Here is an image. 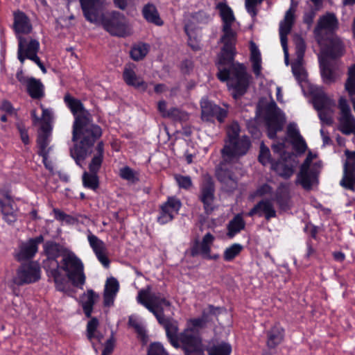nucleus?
<instances>
[{
  "label": "nucleus",
  "instance_id": "12",
  "mask_svg": "<svg viewBox=\"0 0 355 355\" xmlns=\"http://www.w3.org/2000/svg\"><path fill=\"white\" fill-rule=\"evenodd\" d=\"M338 108V130L345 135H355V117L352 115L350 106L345 98H339Z\"/></svg>",
  "mask_w": 355,
  "mask_h": 355
},
{
  "label": "nucleus",
  "instance_id": "50",
  "mask_svg": "<svg viewBox=\"0 0 355 355\" xmlns=\"http://www.w3.org/2000/svg\"><path fill=\"white\" fill-rule=\"evenodd\" d=\"M259 161L266 166L268 164L273 162L270 159V152L269 148L262 142L260 146V152L259 155Z\"/></svg>",
  "mask_w": 355,
  "mask_h": 355
},
{
  "label": "nucleus",
  "instance_id": "20",
  "mask_svg": "<svg viewBox=\"0 0 355 355\" xmlns=\"http://www.w3.org/2000/svg\"><path fill=\"white\" fill-rule=\"evenodd\" d=\"M0 208L3 220L9 225L17 221L19 209L14 200L8 193L0 198Z\"/></svg>",
  "mask_w": 355,
  "mask_h": 355
},
{
  "label": "nucleus",
  "instance_id": "25",
  "mask_svg": "<svg viewBox=\"0 0 355 355\" xmlns=\"http://www.w3.org/2000/svg\"><path fill=\"white\" fill-rule=\"evenodd\" d=\"M44 241L42 235L29 239L23 243L17 254L16 257L19 261H25L33 258L38 250V245Z\"/></svg>",
  "mask_w": 355,
  "mask_h": 355
},
{
  "label": "nucleus",
  "instance_id": "42",
  "mask_svg": "<svg viewBox=\"0 0 355 355\" xmlns=\"http://www.w3.org/2000/svg\"><path fill=\"white\" fill-rule=\"evenodd\" d=\"M231 352L232 346L225 342L214 344L208 349L209 355H230Z\"/></svg>",
  "mask_w": 355,
  "mask_h": 355
},
{
  "label": "nucleus",
  "instance_id": "64",
  "mask_svg": "<svg viewBox=\"0 0 355 355\" xmlns=\"http://www.w3.org/2000/svg\"><path fill=\"white\" fill-rule=\"evenodd\" d=\"M293 146L296 150L301 153H304L307 148L306 141L302 137L293 139Z\"/></svg>",
  "mask_w": 355,
  "mask_h": 355
},
{
  "label": "nucleus",
  "instance_id": "31",
  "mask_svg": "<svg viewBox=\"0 0 355 355\" xmlns=\"http://www.w3.org/2000/svg\"><path fill=\"white\" fill-rule=\"evenodd\" d=\"M266 344L268 349H275L284 338V329L278 324L273 325L266 331Z\"/></svg>",
  "mask_w": 355,
  "mask_h": 355
},
{
  "label": "nucleus",
  "instance_id": "33",
  "mask_svg": "<svg viewBox=\"0 0 355 355\" xmlns=\"http://www.w3.org/2000/svg\"><path fill=\"white\" fill-rule=\"evenodd\" d=\"M119 289V284L116 278L112 277L107 279L103 293V304L105 306L110 307L114 304Z\"/></svg>",
  "mask_w": 355,
  "mask_h": 355
},
{
  "label": "nucleus",
  "instance_id": "46",
  "mask_svg": "<svg viewBox=\"0 0 355 355\" xmlns=\"http://www.w3.org/2000/svg\"><path fill=\"white\" fill-rule=\"evenodd\" d=\"M340 185L347 190L355 191V173L343 170V178Z\"/></svg>",
  "mask_w": 355,
  "mask_h": 355
},
{
  "label": "nucleus",
  "instance_id": "34",
  "mask_svg": "<svg viewBox=\"0 0 355 355\" xmlns=\"http://www.w3.org/2000/svg\"><path fill=\"white\" fill-rule=\"evenodd\" d=\"M311 95L312 103L316 110L335 106V102L321 88L313 89Z\"/></svg>",
  "mask_w": 355,
  "mask_h": 355
},
{
  "label": "nucleus",
  "instance_id": "6",
  "mask_svg": "<svg viewBox=\"0 0 355 355\" xmlns=\"http://www.w3.org/2000/svg\"><path fill=\"white\" fill-rule=\"evenodd\" d=\"M104 158V142L100 141L95 147L94 156L89 164V173L85 172L83 175V183L85 187L95 191L99 185L97 175Z\"/></svg>",
  "mask_w": 355,
  "mask_h": 355
},
{
  "label": "nucleus",
  "instance_id": "57",
  "mask_svg": "<svg viewBox=\"0 0 355 355\" xmlns=\"http://www.w3.org/2000/svg\"><path fill=\"white\" fill-rule=\"evenodd\" d=\"M191 17L194 21L198 24H207L211 19L209 15L202 10L193 13Z\"/></svg>",
  "mask_w": 355,
  "mask_h": 355
},
{
  "label": "nucleus",
  "instance_id": "63",
  "mask_svg": "<svg viewBox=\"0 0 355 355\" xmlns=\"http://www.w3.org/2000/svg\"><path fill=\"white\" fill-rule=\"evenodd\" d=\"M287 134L288 136L293 140L302 137V135L300 134V131L297 127V125L295 123H291L288 124L287 127Z\"/></svg>",
  "mask_w": 355,
  "mask_h": 355
},
{
  "label": "nucleus",
  "instance_id": "24",
  "mask_svg": "<svg viewBox=\"0 0 355 355\" xmlns=\"http://www.w3.org/2000/svg\"><path fill=\"white\" fill-rule=\"evenodd\" d=\"M214 184L211 180L204 182L200 187L199 199L202 202L205 211L209 214L214 211Z\"/></svg>",
  "mask_w": 355,
  "mask_h": 355
},
{
  "label": "nucleus",
  "instance_id": "19",
  "mask_svg": "<svg viewBox=\"0 0 355 355\" xmlns=\"http://www.w3.org/2000/svg\"><path fill=\"white\" fill-rule=\"evenodd\" d=\"M201 118L206 121H213L216 119L223 123L227 115L225 110L207 101L201 103Z\"/></svg>",
  "mask_w": 355,
  "mask_h": 355
},
{
  "label": "nucleus",
  "instance_id": "44",
  "mask_svg": "<svg viewBox=\"0 0 355 355\" xmlns=\"http://www.w3.org/2000/svg\"><path fill=\"white\" fill-rule=\"evenodd\" d=\"M303 60H295L291 64L292 72L299 83L305 82L306 72L302 66Z\"/></svg>",
  "mask_w": 355,
  "mask_h": 355
},
{
  "label": "nucleus",
  "instance_id": "7",
  "mask_svg": "<svg viewBox=\"0 0 355 355\" xmlns=\"http://www.w3.org/2000/svg\"><path fill=\"white\" fill-rule=\"evenodd\" d=\"M178 345L175 348H182L186 355H205L201 339L198 332L189 326L180 333Z\"/></svg>",
  "mask_w": 355,
  "mask_h": 355
},
{
  "label": "nucleus",
  "instance_id": "23",
  "mask_svg": "<svg viewBox=\"0 0 355 355\" xmlns=\"http://www.w3.org/2000/svg\"><path fill=\"white\" fill-rule=\"evenodd\" d=\"M321 50V54L319 56H322L328 60V58L335 59L340 57L344 53V45L342 41L337 37H332L325 44Z\"/></svg>",
  "mask_w": 355,
  "mask_h": 355
},
{
  "label": "nucleus",
  "instance_id": "35",
  "mask_svg": "<svg viewBox=\"0 0 355 355\" xmlns=\"http://www.w3.org/2000/svg\"><path fill=\"white\" fill-rule=\"evenodd\" d=\"M123 77L124 81L128 85L141 91H145L147 89V83L141 77L137 76L132 69L125 67Z\"/></svg>",
  "mask_w": 355,
  "mask_h": 355
},
{
  "label": "nucleus",
  "instance_id": "27",
  "mask_svg": "<svg viewBox=\"0 0 355 355\" xmlns=\"http://www.w3.org/2000/svg\"><path fill=\"white\" fill-rule=\"evenodd\" d=\"M64 101L74 116V122H76L78 119H81L84 117L89 119L92 116L89 111L85 108L82 102L70 94H67L64 96Z\"/></svg>",
  "mask_w": 355,
  "mask_h": 355
},
{
  "label": "nucleus",
  "instance_id": "41",
  "mask_svg": "<svg viewBox=\"0 0 355 355\" xmlns=\"http://www.w3.org/2000/svg\"><path fill=\"white\" fill-rule=\"evenodd\" d=\"M320 73L323 81L325 83H330L334 81L335 76L334 71L331 68L330 63L327 59L322 56H318Z\"/></svg>",
  "mask_w": 355,
  "mask_h": 355
},
{
  "label": "nucleus",
  "instance_id": "53",
  "mask_svg": "<svg viewBox=\"0 0 355 355\" xmlns=\"http://www.w3.org/2000/svg\"><path fill=\"white\" fill-rule=\"evenodd\" d=\"M98 320L96 318H92L87 324V336L92 342L95 337V333L97 331Z\"/></svg>",
  "mask_w": 355,
  "mask_h": 355
},
{
  "label": "nucleus",
  "instance_id": "11",
  "mask_svg": "<svg viewBox=\"0 0 355 355\" xmlns=\"http://www.w3.org/2000/svg\"><path fill=\"white\" fill-rule=\"evenodd\" d=\"M17 39L18 40L17 59L21 64H23L26 59L32 60L38 56L40 44L37 40L22 35H17Z\"/></svg>",
  "mask_w": 355,
  "mask_h": 355
},
{
  "label": "nucleus",
  "instance_id": "14",
  "mask_svg": "<svg viewBox=\"0 0 355 355\" xmlns=\"http://www.w3.org/2000/svg\"><path fill=\"white\" fill-rule=\"evenodd\" d=\"M322 166V162L318 161L312 164L311 169L300 168L295 183L300 184L306 191L311 190L314 186L318 184V175Z\"/></svg>",
  "mask_w": 355,
  "mask_h": 355
},
{
  "label": "nucleus",
  "instance_id": "49",
  "mask_svg": "<svg viewBox=\"0 0 355 355\" xmlns=\"http://www.w3.org/2000/svg\"><path fill=\"white\" fill-rule=\"evenodd\" d=\"M333 107H330L324 108V109L317 110L318 113V117L322 123H324V124L329 125L332 124V123H333L332 114L334 112Z\"/></svg>",
  "mask_w": 355,
  "mask_h": 355
},
{
  "label": "nucleus",
  "instance_id": "30",
  "mask_svg": "<svg viewBox=\"0 0 355 355\" xmlns=\"http://www.w3.org/2000/svg\"><path fill=\"white\" fill-rule=\"evenodd\" d=\"M275 200L279 209L287 211L291 208V201L289 185L286 183H281L276 189Z\"/></svg>",
  "mask_w": 355,
  "mask_h": 355
},
{
  "label": "nucleus",
  "instance_id": "29",
  "mask_svg": "<svg viewBox=\"0 0 355 355\" xmlns=\"http://www.w3.org/2000/svg\"><path fill=\"white\" fill-rule=\"evenodd\" d=\"M214 241V236L210 232L205 234L200 242L196 240L190 248L191 256L195 257L200 254L203 257L210 253Z\"/></svg>",
  "mask_w": 355,
  "mask_h": 355
},
{
  "label": "nucleus",
  "instance_id": "9",
  "mask_svg": "<svg viewBox=\"0 0 355 355\" xmlns=\"http://www.w3.org/2000/svg\"><path fill=\"white\" fill-rule=\"evenodd\" d=\"M265 119L268 137L275 139L277 133L283 130L285 123L283 114L275 103H269L266 106Z\"/></svg>",
  "mask_w": 355,
  "mask_h": 355
},
{
  "label": "nucleus",
  "instance_id": "58",
  "mask_svg": "<svg viewBox=\"0 0 355 355\" xmlns=\"http://www.w3.org/2000/svg\"><path fill=\"white\" fill-rule=\"evenodd\" d=\"M128 324L135 329V331L140 336L145 335V329L143 325L135 318L130 317L128 320Z\"/></svg>",
  "mask_w": 355,
  "mask_h": 355
},
{
  "label": "nucleus",
  "instance_id": "61",
  "mask_svg": "<svg viewBox=\"0 0 355 355\" xmlns=\"http://www.w3.org/2000/svg\"><path fill=\"white\" fill-rule=\"evenodd\" d=\"M315 15L316 12L313 8H311L309 11L304 13L303 22L308 26V28L312 26Z\"/></svg>",
  "mask_w": 355,
  "mask_h": 355
},
{
  "label": "nucleus",
  "instance_id": "38",
  "mask_svg": "<svg viewBox=\"0 0 355 355\" xmlns=\"http://www.w3.org/2000/svg\"><path fill=\"white\" fill-rule=\"evenodd\" d=\"M259 211V216L264 215L266 220H270L272 218L277 217V211L270 200H261L257 203Z\"/></svg>",
  "mask_w": 355,
  "mask_h": 355
},
{
  "label": "nucleus",
  "instance_id": "59",
  "mask_svg": "<svg viewBox=\"0 0 355 355\" xmlns=\"http://www.w3.org/2000/svg\"><path fill=\"white\" fill-rule=\"evenodd\" d=\"M148 355H168L159 343H154L150 345Z\"/></svg>",
  "mask_w": 355,
  "mask_h": 355
},
{
  "label": "nucleus",
  "instance_id": "2",
  "mask_svg": "<svg viewBox=\"0 0 355 355\" xmlns=\"http://www.w3.org/2000/svg\"><path fill=\"white\" fill-rule=\"evenodd\" d=\"M102 133V128L93 123L92 116L78 119L73 122L72 141L79 139L80 143L70 149V155L77 165L82 166L86 157L93 152L94 145L101 138Z\"/></svg>",
  "mask_w": 355,
  "mask_h": 355
},
{
  "label": "nucleus",
  "instance_id": "55",
  "mask_svg": "<svg viewBox=\"0 0 355 355\" xmlns=\"http://www.w3.org/2000/svg\"><path fill=\"white\" fill-rule=\"evenodd\" d=\"M240 133V127L238 123L234 122L232 123L227 129V137H228V141H232L236 139H240L239 137Z\"/></svg>",
  "mask_w": 355,
  "mask_h": 355
},
{
  "label": "nucleus",
  "instance_id": "28",
  "mask_svg": "<svg viewBox=\"0 0 355 355\" xmlns=\"http://www.w3.org/2000/svg\"><path fill=\"white\" fill-rule=\"evenodd\" d=\"M295 166L294 160L291 157H282L277 161L272 162L271 168L279 176L287 180L293 175Z\"/></svg>",
  "mask_w": 355,
  "mask_h": 355
},
{
  "label": "nucleus",
  "instance_id": "54",
  "mask_svg": "<svg viewBox=\"0 0 355 355\" xmlns=\"http://www.w3.org/2000/svg\"><path fill=\"white\" fill-rule=\"evenodd\" d=\"M306 50V44L302 37H298L295 40V60H303Z\"/></svg>",
  "mask_w": 355,
  "mask_h": 355
},
{
  "label": "nucleus",
  "instance_id": "48",
  "mask_svg": "<svg viewBox=\"0 0 355 355\" xmlns=\"http://www.w3.org/2000/svg\"><path fill=\"white\" fill-rule=\"evenodd\" d=\"M184 29L185 33L187 34V35L188 37V40H187L188 45L193 50L196 51V50L199 49V48H200L199 44L195 37V33L193 30L192 26L190 24L187 23L184 25Z\"/></svg>",
  "mask_w": 355,
  "mask_h": 355
},
{
  "label": "nucleus",
  "instance_id": "36",
  "mask_svg": "<svg viewBox=\"0 0 355 355\" xmlns=\"http://www.w3.org/2000/svg\"><path fill=\"white\" fill-rule=\"evenodd\" d=\"M142 15L144 18L149 23L158 26L164 24V21L161 19L157 8L152 3H148L144 6Z\"/></svg>",
  "mask_w": 355,
  "mask_h": 355
},
{
  "label": "nucleus",
  "instance_id": "21",
  "mask_svg": "<svg viewBox=\"0 0 355 355\" xmlns=\"http://www.w3.org/2000/svg\"><path fill=\"white\" fill-rule=\"evenodd\" d=\"M79 2L86 20L96 24L99 19L103 0H79Z\"/></svg>",
  "mask_w": 355,
  "mask_h": 355
},
{
  "label": "nucleus",
  "instance_id": "40",
  "mask_svg": "<svg viewBox=\"0 0 355 355\" xmlns=\"http://www.w3.org/2000/svg\"><path fill=\"white\" fill-rule=\"evenodd\" d=\"M97 297H98V295L93 290H88L87 293L83 296L82 306L87 318L91 317L93 306Z\"/></svg>",
  "mask_w": 355,
  "mask_h": 355
},
{
  "label": "nucleus",
  "instance_id": "52",
  "mask_svg": "<svg viewBox=\"0 0 355 355\" xmlns=\"http://www.w3.org/2000/svg\"><path fill=\"white\" fill-rule=\"evenodd\" d=\"M219 307L213 305H209L208 307L202 311L201 318L205 320V323L212 320V316L217 315L219 313Z\"/></svg>",
  "mask_w": 355,
  "mask_h": 355
},
{
  "label": "nucleus",
  "instance_id": "16",
  "mask_svg": "<svg viewBox=\"0 0 355 355\" xmlns=\"http://www.w3.org/2000/svg\"><path fill=\"white\" fill-rule=\"evenodd\" d=\"M17 78L26 87L27 93L33 99L40 100L44 96V87L40 80L24 76L22 72L17 73Z\"/></svg>",
  "mask_w": 355,
  "mask_h": 355
},
{
  "label": "nucleus",
  "instance_id": "60",
  "mask_svg": "<svg viewBox=\"0 0 355 355\" xmlns=\"http://www.w3.org/2000/svg\"><path fill=\"white\" fill-rule=\"evenodd\" d=\"M245 9L250 15L254 18L257 15V10L256 8L257 4V0H245Z\"/></svg>",
  "mask_w": 355,
  "mask_h": 355
},
{
  "label": "nucleus",
  "instance_id": "1",
  "mask_svg": "<svg viewBox=\"0 0 355 355\" xmlns=\"http://www.w3.org/2000/svg\"><path fill=\"white\" fill-rule=\"evenodd\" d=\"M216 8L219 10L223 21V35L220 41L223 44L216 62L218 70L216 76L221 82H227L229 89L233 91V97L237 98L246 92L249 86V77L243 64L234 62L237 35L232 26L235 17L225 2L218 3Z\"/></svg>",
  "mask_w": 355,
  "mask_h": 355
},
{
  "label": "nucleus",
  "instance_id": "4",
  "mask_svg": "<svg viewBox=\"0 0 355 355\" xmlns=\"http://www.w3.org/2000/svg\"><path fill=\"white\" fill-rule=\"evenodd\" d=\"M43 250L46 259L43 261V268L48 277L53 279L56 290L62 293L69 291L68 280L59 272L60 263L58 261L59 257L63 259L68 250L62 245L53 241H47L44 243Z\"/></svg>",
  "mask_w": 355,
  "mask_h": 355
},
{
  "label": "nucleus",
  "instance_id": "37",
  "mask_svg": "<svg viewBox=\"0 0 355 355\" xmlns=\"http://www.w3.org/2000/svg\"><path fill=\"white\" fill-rule=\"evenodd\" d=\"M250 62L252 63V71L257 77L261 73V52L256 44L251 41L250 43Z\"/></svg>",
  "mask_w": 355,
  "mask_h": 355
},
{
  "label": "nucleus",
  "instance_id": "10",
  "mask_svg": "<svg viewBox=\"0 0 355 355\" xmlns=\"http://www.w3.org/2000/svg\"><path fill=\"white\" fill-rule=\"evenodd\" d=\"M250 146V141L247 136L228 142L221 150L224 162H232L234 159L246 154Z\"/></svg>",
  "mask_w": 355,
  "mask_h": 355
},
{
  "label": "nucleus",
  "instance_id": "8",
  "mask_svg": "<svg viewBox=\"0 0 355 355\" xmlns=\"http://www.w3.org/2000/svg\"><path fill=\"white\" fill-rule=\"evenodd\" d=\"M103 27L113 36L125 37L132 34V28L125 15L119 12H112L102 20Z\"/></svg>",
  "mask_w": 355,
  "mask_h": 355
},
{
  "label": "nucleus",
  "instance_id": "17",
  "mask_svg": "<svg viewBox=\"0 0 355 355\" xmlns=\"http://www.w3.org/2000/svg\"><path fill=\"white\" fill-rule=\"evenodd\" d=\"M225 163H220L216 168V176L223 184V189L227 192L232 193L238 187V180L233 172L227 168Z\"/></svg>",
  "mask_w": 355,
  "mask_h": 355
},
{
  "label": "nucleus",
  "instance_id": "22",
  "mask_svg": "<svg viewBox=\"0 0 355 355\" xmlns=\"http://www.w3.org/2000/svg\"><path fill=\"white\" fill-rule=\"evenodd\" d=\"M87 241L98 260L105 268H108L110 260L105 254L106 247L105 243L93 234L90 230L87 231Z\"/></svg>",
  "mask_w": 355,
  "mask_h": 355
},
{
  "label": "nucleus",
  "instance_id": "26",
  "mask_svg": "<svg viewBox=\"0 0 355 355\" xmlns=\"http://www.w3.org/2000/svg\"><path fill=\"white\" fill-rule=\"evenodd\" d=\"M51 127L48 122H44L38 132L37 145L38 147V155L43 153H51L53 146H49L51 140Z\"/></svg>",
  "mask_w": 355,
  "mask_h": 355
},
{
  "label": "nucleus",
  "instance_id": "3",
  "mask_svg": "<svg viewBox=\"0 0 355 355\" xmlns=\"http://www.w3.org/2000/svg\"><path fill=\"white\" fill-rule=\"evenodd\" d=\"M150 288L141 289L138 292L137 301L139 304L146 308L156 318L166 331L168 340L172 346L178 345V322L171 318H166L164 315V306H171V303L160 293H150Z\"/></svg>",
  "mask_w": 355,
  "mask_h": 355
},
{
  "label": "nucleus",
  "instance_id": "51",
  "mask_svg": "<svg viewBox=\"0 0 355 355\" xmlns=\"http://www.w3.org/2000/svg\"><path fill=\"white\" fill-rule=\"evenodd\" d=\"M119 175L122 179L132 183L138 180V178L136 177L135 172L129 166L121 168L119 170Z\"/></svg>",
  "mask_w": 355,
  "mask_h": 355
},
{
  "label": "nucleus",
  "instance_id": "15",
  "mask_svg": "<svg viewBox=\"0 0 355 355\" xmlns=\"http://www.w3.org/2000/svg\"><path fill=\"white\" fill-rule=\"evenodd\" d=\"M181 201L176 197L171 196L162 204L159 207V215L157 221L160 225H165L173 220L181 208Z\"/></svg>",
  "mask_w": 355,
  "mask_h": 355
},
{
  "label": "nucleus",
  "instance_id": "18",
  "mask_svg": "<svg viewBox=\"0 0 355 355\" xmlns=\"http://www.w3.org/2000/svg\"><path fill=\"white\" fill-rule=\"evenodd\" d=\"M17 279L19 284H31L40 279V268L37 263L30 262L23 264L18 269Z\"/></svg>",
  "mask_w": 355,
  "mask_h": 355
},
{
  "label": "nucleus",
  "instance_id": "43",
  "mask_svg": "<svg viewBox=\"0 0 355 355\" xmlns=\"http://www.w3.org/2000/svg\"><path fill=\"white\" fill-rule=\"evenodd\" d=\"M148 51V44L145 43H139L132 48L130 51V56L134 60L139 61L142 60L147 55Z\"/></svg>",
  "mask_w": 355,
  "mask_h": 355
},
{
  "label": "nucleus",
  "instance_id": "5",
  "mask_svg": "<svg viewBox=\"0 0 355 355\" xmlns=\"http://www.w3.org/2000/svg\"><path fill=\"white\" fill-rule=\"evenodd\" d=\"M60 270L59 271L69 282H72L73 286L82 287L85 282L84 267L81 260L73 252L68 251L62 259ZM70 285V283H69ZM71 289L67 293H69Z\"/></svg>",
  "mask_w": 355,
  "mask_h": 355
},
{
  "label": "nucleus",
  "instance_id": "56",
  "mask_svg": "<svg viewBox=\"0 0 355 355\" xmlns=\"http://www.w3.org/2000/svg\"><path fill=\"white\" fill-rule=\"evenodd\" d=\"M175 179L180 188L189 189L192 186V181L189 176L175 175Z\"/></svg>",
  "mask_w": 355,
  "mask_h": 355
},
{
  "label": "nucleus",
  "instance_id": "47",
  "mask_svg": "<svg viewBox=\"0 0 355 355\" xmlns=\"http://www.w3.org/2000/svg\"><path fill=\"white\" fill-rule=\"evenodd\" d=\"M243 247L239 243H234L227 248L223 253V259L225 261H232L243 250Z\"/></svg>",
  "mask_w": 355,
  "mask_h": 355
},
{
  "label": "nucleus",
  "instance_id": "13",
  "mask_svg": "<svg viewBox=\"0 0 355 355\" xmlns=\"http://www.w3.org/2000/svg\"><path fill=\"white\" fill-rule=\"evenodd\" d=\"M338 18L333 12H327L319 17L313 31L315 39L319 45L324 44V37L322 31L332 33L338 28Z\"/></svg>",
  "mask_w": 355,
  "mask_h": 355
},
{
  "label": "nucleus",
  "instance_id": "62",
  "mask_svg": "<svg viewBox=\"0 0 355 355\" xmlns=\"http://www.w3.org/2000/svg\"><path fill=\"white\" fill-rule=\"evenodd\" d=\"M272 193V187L268 184H263L260 185L255 191V196L262 197Z\"/></svg>",
  "mask_w": 355,
  "mask_h": 355
},
{
  "label": "nucleus",
  "instance_id": "39",
  "mask_svg": "<svg viewBox=\"0 0 355 355\" xmlns=\"http://www.w3.org/2000/svg\"><path fill=\"white\" fill-rule=\"evenodd\" d=\"M245 227V222L243 220L242 215L240 214H236L227 224V236L232 239L243 230Z\"/></svg>",
  "mask_w": 355,
  "mask_h": 355
},
{
  "label": "nucleus",
  "instance_id": "45",
  "mask_svg": "<svg viewBox=\"0 0 355 355\" xmlns=\"http://www.w3.org/2000/svg\"><path fill=\"white\" fill-rule=\"evenodd\" d=\"M345 88L349 96L355 95V64L348 69L347 79L345 84Z\"/></svg>",
  "mask_w": 355,
  "mask_h": 355
},
{
  "label": "nucleus",
  "instance_id": "32",
  "mask_svg": "<svg viewBox=\"0 0 355 355\" xmlns=\"http://www.w3.org/2000/svg\"><path fill=\"white\" fill-rule=\"evenodd\" d=\"M13 28L17 35L21 34H28L32 31V25L29 18L21 11H17L14 13Z\"/></svg>",
  "mask_w": 355,
  "mask_h": 355
}]
</instances>
